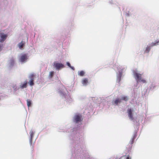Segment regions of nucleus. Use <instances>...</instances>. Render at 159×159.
<instances>
[{"mask_svg":"<svg viewBox=\"0 0 159 159\" xmlns=\"http://www.w3.org/2000/svg\"><path fill=\"white\" fill-rule=\"evenodd\" d=\"M34 74H31L30 75L29 78L30 79V80H31V79L32 80H34Z\"/></svg>","mask_w":159,"mask_h":159,"instance_id":"23","label":"nucleus"},{"mask_svg":"<svg viewBox=\"0 0 159 159\" xmlns=\"http://www.w3.org/2000/svg\"><path fill=\"white\" fill-rule=\"evenodd\" d=\"M85 74V72L83 70L80 71V72H79V75L80 76H82L84 75Z\"/></svg>","mask_w":159,"mask_h":159,"instance_id":"26","label":"nucleus"},{"mask_svg":"<svg viewBox=\"0 0 159 159\" xmlns=\"http://www.w3.org/2000/svg\"><path fill=\"white\" fill-rule=\"evenodd\" d=\"M13 92L14 94H18V92H19V90L17 89L18 87H17V86H16V85H15L13 87Z\"/></svg>","mask_w":159,"mask_h":159,"instance_id":"18","label":"nucleus"},{"mask_svg":"<svg viewBox=\"0 0 159 159\" xmlns=\"http://www.w3.org/2000/svg\"><path fill=\"white\" fill-rule=\"evenodd\" d=\"M35 134L34 132L32 130H31L30 132V143L31 145L32 144V139L34 135Z\"/></svg>","mask_w":159,"mask_h":159,"instance_id":"14","label":"nucleus"},{"mask_svg":"<svg viewBox=\"0 0 159 159\" xmlns=\"http://www.w3.org/2000/svg\"><path fill=\"white\" fill-rule=\"evenodd\" d=\"M156 85L154 83H152L149 86V89L150 90H152L155 87Z\"/></svg>","mask_w":159,"mask_h":159,"instance_id":"19","label":"nucleus"},{"mask_svg":"<svg viewBox=\"0 0 159 159\" xmlns=\"http://www.w3.org/2000/svg\"><path fill=\"white\" fill-rule=\"evenodd\" d=\"M66 64L67 66H69L70 68L72 70H75V68L73 66H71L70 63L68 62H66Z\"/></svg>","mask_w":159,"mask_h":159,"instance_id":"22","label":"nucleus"},{"mask_svg":"<svg viewBox=\"0 0 159 159\" xmlns=\"http://www.w3.org/2000/svg\"><path fill=\"white\" fill-rule=\"evenodd\" d=\"M137 132V130H135L134 132V134H133V138H132L130 140V146H130V147H132V144L134 143V139L136 137Z\"/></svg>","mask_w":159,"mask_h":159,"instance_id":"12","label":"nucleus"},{"mask_svg":"<svg viewBox=\"0 0 159 159\" xmlns=\"http://www.w3.org/2000/svg\"><path fill=\"white\" fill-rule=\"evenodd\" d=\"M27 82L25 81L23 83H21L19 84V87H18L17 89H23L26 88L27 86Z\"/></svg>","mask_w":159,"mask_h":159,"instance_id":"11","label":"nucleus"},{"mask_svg":"<svg viewBox=\"0 0 159 159\" xmlns=\"http://www.w3.org/2000/svg\"><path fill=\"white\" fill-rule=\"evenodd\" d=\"M2 45L0 44V52L1 51L2 49Z\"/></svg>","mask_w":159,"mask_h":159,"instance_id":"28","label":"nucleus"},{"mask_svg":"<svg viewBox=\"0 0 159 159\" xmlns=\"http://www.w3.org/2000/svg\"><path fill=\"white\" fill-rule=\"evenodd\" d=\"M82 117L81 114L76 113L73 118L74 122L75 123V124L80 123L82 120Z\"/></svg>","mask_w":159,"mask_h":159,"instance_id":"7","label":"nucleus"},{"mask_svg":"<svg viewBox=\"0 0 159 159\" xmlns=\"http://www.w3.org/2000/svg\"><path fill=\"white\" fill-rule=\"evenodd\" d=\"M120 99L121 100H123L126 101L128 100V98L126 96H123L121 97Z\"/></svg>","mask_w":159,"mask_h":159,"instance_id":"25","label":"nucleus"},{"mask_svg":"<svg viewBox=\"0 0 159 159\" xmlns=\"http://www.w3.org/2000/svg\"><path fill=\"white\" fill-rule=\"evenodd\" d=\"M134 110L132 108H129L127 110V112L129 119L130 120L133 121L134 124L136 125V129H139V123L138 122L137 120H135L133 117Z\"/></svg>","mask_w":159,"mask_h":159,"instance_id":"4","label":"nucleus"},{"mask_svg":"<svg viewBox=\"0 0 159 159\" xmlns=\"http://www.w3.org/2000/svg\"><path fill=\"white\" fill-rule=\"evenodd\" d=\"M117 66L116 67L118 70V73H117L116 81L117 83L120 84V81L122 78V72L125 69V68L121 66Z\"/></svg>","mask_w":159,"mask_h":159,"instance_id":"6","label":"nucleus"},{"mask_svg":"<svg viewBox=\"0 0 159 159\" xmlns=\"http://www.w3.org/2000/svg\"><path fill=\"white\" fill-rule=\"evenodd\" d=\"M159 43V40H156L153 42L149 43L145 47L144 50V53H148L151 48L153 46L158 45Z\"/></svg>","mask_w":159,"mask_h":159,"instance_id":"5","label":"nucleus"},{"mask_svg":"<svg viewBox=\"0 0 159 159\" xmlns=\"http://www.w3.org/2000/svg\"><path fill=\"white\" fill-rule=\"evenodd\" d=\"M62 90H59L58 91L59 93L62 97H64L68 102H70L71 101V98L69 96L66 89L64 86L62 87Z\"/></svg>","mask_w":159,"mask_h":159,"instance_id":"3","label":"nucleus"},{"mask_svg":"<svg viewBox=\"0 0 159 159\" xmlns=\"http://www.w3.org/2000/svg\"><path fill=\"white\" fill-rule=\"evenodd\" d=\"M110 3L111 4H112L113 3V1H110Z\"/></svg>","mask_w":159,"mask_h":159,"instance_id":"29","label":"nucleus"},{"mask_svg":"<svg viewBox=\"0 0 159 159\" xmlns=\"http://www.w3.org/2000/svg\"><path fill=\"white\" fill-rule=\"evenodd\" d=\"M27 105L29 109V107L31 106V101L30 100L27 99Z\"/></svg>","mask_w":159,"mask_h":159,"instance_id":"21","label":"nucleus"},{"mask_svg":"<svg viewBox=\"0 0 159 159\" xmlns=\"http://www.w3.org/2000/svg\"><path fill=\"white\" fill-rule=\"evenodd\" d=\"M34 80H32L31 79V80H30L29 82L28 83L30 86H32L34 85Z\"/></svg>","mask_w":159,"mask_h":159,"instance_id":"24","label":"nucleus"},{"mask_svg":"<svg viewBox=\"0 0 159 159\" xmlns=\"http://www.w3.org/2000/svg\"><path fill=\"white\" fill-rule=\"evenodd\" d=\"M54 74V72L53 71H50L49 72L48 78L49 79H51V78L53 76Z\"/></svg>","mask_w":159,"mask_h":159,"instance_id":"20","label":"nucleus"},{"mask_svg":"<svg viewBox=\"0 0 159 159\" xmlns=\"http://www.w3.org/2000/svg\"><path fill=\"white\" fill-rule=\"evenodd\" d=\"M133 75L134 78H135L136 83L134 85V91L136 89H138L140 85L139 83H145L146 82V80L142 77V74L140 73L136 70H132Z\"/></svg>","mask_w":159,"mask_h":159,"instance_id":"2","label":"nucleus"},{"mask_svg":"<svg viewBox=\"0 0 159 159\" xmlns=\"http://www.w3.org/2000/svg\"><path fill=\"white\" fill-rule=\"evenodd\" d=\"M69 139L72 144L75 154H77L82 150L83 134L78 130V126H71L70 129Z\"/></svg>","mask_w":159,"mask_h":159,"instance_id":"1","label":"nucleus"},{"mask_svg":"<svg viewBox=\"0 0 159 159\" xmlns=\"http://www.w3.org/2000/svg\"><path fill=\"white\" fill-rule=\"evenodd\" d=\"M7 37V35L3 33H0V42H3L6 39Z\"/></svg>","mask_w":159,"mask_h":159,"instance_id":"10","label":"nucleus"},{"mask_svg":"<svg viewBox=\"0 0 159 159\" xmlns=\"http://www.w3.org/2000/svg\"><path fill=\"white\" fill-rule=\"evenodd\" d=\"M14 61L13 58H11L9 61V65L10 67H12L14 65Z\"/></svg>","mask_w":159,"mask_h":159,"instance_id":"16","label":"nucleus"},{"mask_svg":"<svg viewBox=\"0 0 159 159\" xmlns=\"http://www.w3.org/2000/svg\"><path fill=\"white\" fill-rule=\"evenodd\" d=\"M121 102V99L117 98L115 100H113L112 101V104L115 105H117L118 103H120Z\"/></svg>","mask_w":159,"mask_h":159,"instance_id":"13","label":"nucleus"},{"mask_svg":"<svg viewBox=\"0 0 159 159\" xmlns=\"http://www.w3.org/2000/svg\"><path fill=\"white\" fill-rule=\"evenodd\" d=\"M88 79L87 78L83 79L82 80V84L84 86H86L88 83Z\"/></svg>","mask_w":159,"mask_h":159,"instance_id":"17","label":"nucleus"},{"mask_svg":"<svg viewBox=\"0 0 159 159\" xmlns=\"http://www.w3.org/2000/svg\"><path fill=\"white\" fill-rule=\"evenodd\" d=\"M25 44V42L24 41H22L18 44V46L20 49H22L23 47Z\"/></svg>","mask_w":159,"mask_h":159,"instance_id":"15","label":"nucleus"},{"mask_svg":"<svg viewBox=\"0 0 159 159\" xmlns=\"http://www.w3.org/2000/svg\"><path fill=\"white\" fill-rule=\"evenodd\" d=\"M29 59V56L26 54H22L20 56L19 58V61L22 63L26 62Z\"/></svg>","mask_w":159,"mask_h":159,"instance_id":"8","label":"nucleus"},{"mask_svg":"<svg viewBox=\"0 0 159 159\" xmlns=\"http://www.w3.org/2000/svg\"><path fill=\"white\" fill-rule=\"evenodd\" d=\"M53 67L56 70H60L65 67L64 65L60 63L54 62L53 63Z\"/></svg>","mask_w":159,"mask_h":159,"instance_id":"9","label":"nucleus"},{"mask_svg":"<svg viewBox=\"0 0 159 159\" xmlns=\"http://www.w3.org/2000/svg\"><path fill=\"white\" fill-rule=\"evenodd\" d=\"M126 15H127L128 16H129V14H128V13H126Z\"/></svg>","mask_w":159,"mask_h":159,"instance_id":"30","label":"nucleus"},{"mask_svg":"<svg viewBox=\"0 0 159 159\" xmlns=\"http://www.w3.org/2000/svg\"><path fill=\"white\" fill-rule=\"evenodd\" d=\"M147 93V89H144L143 92V94L145 96Z\"/></svg>","mask_w":159,"mask_h":159,"instance_id":"27","label":"nucleus"}]
</instances>
